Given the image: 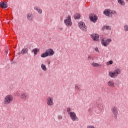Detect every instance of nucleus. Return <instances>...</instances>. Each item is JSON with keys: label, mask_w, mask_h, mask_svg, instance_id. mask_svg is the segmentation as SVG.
<instances>
[{"label": "nucleus", "mask_w": 128, "mask_h": 128, "mask_svg": "<svg viewBox=\"0 0 128 128\" xmlns=\"http://www.w3.org/2000/svg\"><path fill=\"white\" fill-rule=\"evenodd\" d=\"M121 73L122 70L120 68H116L114 72H109L108 74L110 78H116L118 76V75L120 74Z\"/></svg>", "instance_id": "1"}, {"label": "nucleus", "mask_w": 128, "mask_h": 128, "mask_svg": "<svg viewBox=\"0 0 128 128\" xmlns=\"http://www.w3.org/2000/svg\"><path fill=\"white\" fill-rule=\"evenodd\" d=\"M13 100H14V96H12V95L8 94L5 96V97L4 98L3 102L4 104L8 106L12 104Z\"/></svg>", "instance_id": "2"}, {"label": "nucleus", "mask_w": 128, "mask_h": 128, "mask_svg": "<svg viewBox=\"0 0 128 128\" xmlns=\"http://www.w3.org/2000/svg\"><path fill=\"white\" fill-rule=\"evenodd\" d=\"M104 14L106 16H112L113 14H116V12L114 10H112L109 9H106L104 11Z\"/></svg>", "instance_id": "3"}, {"label": "nucleus", "mask_w": 128, "mask_h": 128, "mask_svg": "<svg viewBox=\"0 0 128 128\" xmlns=\"http://www.w3.org/2000/svg\"><path fill=\"white\" fill-rule=\"evenodd\" d=\"M110 42H112V40L110 38H103L101 40V44L103 46H108Z\"/></svg>", "instance_id": "4"}, {"label": "nucleus", "mask_w": 128, "mask_h": 128, "mask_svg": "<svg viewBox=\"0 0 128 128\" xmlns=\"http://www.w3.org/2000/svg\"><path fill=\"white\" fill-rule=\"evenodd\" d=\"M69 116L72 122H78L80 120L78 117L76 116V114L74 112H72L71 114H69Z\"/></svg>", "instance_id": "5"}, {"label": "nucleus", "mask_w": 128, "mask_h": 128, "mask_svg": "<svg viewBox=\"0 0 128 128\" xmlns=\"http://www.w3.org/2000/svg\"><path fill=\"white\" fill-rule=\"evenodd\" d=\"M64 24H65L66 26H72V22L70 16H68L67 18L64 20Z\"/></svg>", "instance_id": "6"}, {"label": "nucleus", "mask_w": 128, "mask_h": 128, "mask_svg": "<svg viewBox=\"0 0 128 128\" xmlns=\"http://www.w3.org/2000/svg\"><path fill=\"white\" fill-rule=\"evenodd\" d=\"M78 26L80 28V30H82V32H86V30L88 28L86 26V24H84V22H80L78 23Z\"/></svg>", "instance_id": "7"}, {"label": "nucleus", "mask_w": 128, "mask_h": 128, "mask_svg": "<svg viewBox=\"0 0 128 128\" xmlns=\"http://www.w3.org/2000/svg\"><path fill=\"white\" fill-rule=\"evenodd\" d=\"M111 111L114 115V118L116 119V118H118V108L114 106L112 107L111 108Z\"/></svg>", "instance_id": "8"}, {"label": "nucleus", "mask_w": 128, "mask_h": 128, "mask_svg": "<svg viewBox=\"0 0 128 128\" xmlns=\"http://www.w3.org/2000/svg\"><path fill=\"white\" fill-rule=\"evenodd\" d=\"M47 104L49 106H54V98L52 96H48L46 98Z\"/></svg>", "instance_id": "9"}, {"label": "nucleus", "mask_w": 128, "mask_h": 128, "mask_svg": "<svg viewBox=\"0 0 128 128\" xmlns=\"http://www.w3.org/2000/svg\"><path fill=\"white\" fill-rule=\"evenodd\" d=\"M90 20L92 22L96 23L98 22V16L94 14H90Z\"/></svg>", "instance_id": "10"}, {"label": "nucleus", "mask_w": 128, "mask_h": 128, "mask_svg": "<svg viewBox=\"0 0 128 128\" xmlns=\"http://www.w3.org/2000/svg\"><path fill=\"white\" fill-rule=\"evenodd\" d=\"M90 36L92 40H94V42H98L100 40L99 39L100 35L98 34H91Z\"/></svg>", "instance_id": "11"}, {"label": "nucleus", "mask_w": 128, "mask_h": 128, "mask_svg": "<svg viewBox=\"0 0 128 128\" xmlns=\"http://www.w3.org/2000/svg\"><path fill=\"white\" fill-rule=\"evenodd\" d=\"M28 94H26V92H23L21 93L20 95V98L21 100H26L28 98Z\"/></svg>", "instance_id": "12"}, {"label": "nucleus", "mask_w": 128, "mask_h": 128, "mask_svg": "<svg viewBox=\"0 0 128 128\" xmlns=\"http://www.w3.org/2000/svg\"><path fill=\"white\" fill-rule=\"evenodd\" d=\"M46 52L48 54V56H52L54 54V52L52 48H48L46 50Z\"/></svg>", "instance_id": "13"}, {"label": "nucleus", "mask_w": 128, "mask_h": 128, "mask_svg": "<svg viewBox=\"0 0 128 128\" xmlns=\"http://www.w3.org/2000/svg\"><path fill=\"white\" fill-rule=\"evenodd\" d=\"M8 6V5L6 2L4 1L3 2H0V7L2 8H6Z\"/></svg>", "instance_id": "14"}, {"label": "nucleus", "mask_w": 128, "mask_h": 128, "mask_svg": "<svg viewBox=\"0 0 128 128\" xmlns=\"http://www.w3.org/2000/svg\"><path fill=\"white\" fill-rule=\"evenodd\" d=\"M34 10H36V12H38V14H42V10L38 6L34 7Z\"/></svg>", "instance_id": "15"}, {"label": "nucleus", "mask_w": 128, "mask_h": 128, "mask_svg": "<svg viewBox=\"0 0 128 128\" xmlns=\"http://www.w3.org/2000/svg\"><path fill=\"white\" fill-rule=\"evenodd\" d=\"M28 52V47L23 48L21 50V54H26Z\"/></svg>", "instance_id": "16"}, {"label": "nucleus", "mask_w": 128, "mask_h": 128, "mask_svg": "<svg viewBox=\"0 0 128 128\" xmlns=\"http://www.w3.org/2000/svg\"><path fill=\"white\" fill-rule=\"evenodd\" d=\"M108 85L110 88H114V82L113 80H109L108 82Z\"/></svg>", "instance_id": "17"}, {"label": "nucleus", "mask_w": 128, "mask_h": 128, "mask_svg": "<svg viewBox=\"0 0 128 128\" xmlns=\"http://www.w3.org/2000/svg\"><path fill=\"white\" fill-rule=\"evenodd\" d=\"M27 18L28 20H34V16L32 13H28L27 14Z\"/></svg>", "instance_id": "18"}, {"label": "nucleus", "mask_w": 128, "mask_h": 128, "mask_svg": "<svg viewBox=\"0 0 128 128\" xmlns=\"http://www.w3.org/2000/svg\"><path fill=\"white\" fill-rule=\"evenodd\" d=\"M118 2L120 6H126V2L124 0H118Z\"/></svg>", "instance_id": "19"}, {"label": "nucleus", "mask_w": 128, "mask_h": 128, "mask_svg": "<svg viewBox=\"0 0 128 128\" xmlns=\"http://www.w3.org/2000/svg\"><path fill=\"white\" fill-rule=\"evenodd\" d=\"M40 52V50L38 48H35L32 50V52H34V56H36L38 54V52Z\"/></svg>", "instance_id": "20"}, {"label": "nucleus", "mask_w": 128, "mask_h": 128, "mask_svg": "<svg viewBox=\"0 0 128 128\" xmlns=\"http://www.w3.org/2000/svg\"><path fill=\"white\" fill-rule=\"evenodd\" d=\"M41 58H47V56H48V54L46 52V51L42 53L40 55Z\"/></svg>", "instance_id": "21"}, {"label": "nucleus", "mask_w": 128, "mask_h": 128, "mask_svg": "<svg viewBox=\"0 0 128 128\" xmlns=\"http://www.w3.org/2000/svg\"><path fill=\"white\" fill-rule=\"evenodd\" d=\"M41 68L44 70V72H46V66L44 65V64H41Z\"/></svg>", "instance_id": "22"}, {"label": "nucleus", "mask_w": 128, "mask_h": 128, "mask_svg": "<svg viewBox=\"0 0 128 128\" xmlns=\"http://www.w3.org/2000/svg\"><path fill=\"white\" fill-rule=\"evenodd\" d=\"M75 20H78L80 18V14L76 13L74 16Z\"/></svg>", "instance_id": "23"}, {"label": "nucleus", "mask_w": 128, "mask_h": 128, "mask_svg": "<svg viewBox=\"0 0 128 128\" xmlns=\"http://www.w3.org/2000/svg\"><path fill=\"white\" fill-rule=\"evenodd\" d=\"M92 66H94V67H98V66H102V65L96 63V62H93L92 63Z\"/></svg>", "instance_id": "24"}, {"label": "nucleus", "mask_w": 128, "mask_h": 128, "mask_svg": "<svg viewBox=\"0 0 128 128\" xmlns=\"http://www.w3.org/2000/svg\"><path fill=\"white\" fill-rule=\"evenodd\" d=\"M124 32H128V24H124Z\"/></svg>", "instance_id": "25"}, {"label": "nucleus", "mask_w": 128, "mask_h": 128, "mask_svg": "<svg viewBox=\"0 0 128 128\" xmlns=\"http://www.w3.org/2000/svg\"><path fill=\"white\" fill-rule=\"evenodd\" d=\"M66 110H67V112H68V114H70L72 112H70V110H72L70 109V107H68L66 108Z\"/></svg>", "instance_id": "26"}, {"label": "nucleus", "mask_w": 128, "mask_h": 128, "mask_svg": "<svg viewBox=\"0 0 128 128\" xmlns=\"http://www.w3.org/2000/svg\"><path fill=\"white\" fill-rule=\"evenodd\" d=\"M75 90H80V86H78V84H75Z\"/></svg>", "instance_id": "27"}, {"label": "nucleus", "mask_w": 128, "mask_h": 128, "mask_svg": "<svg viewBox=\"0 0 128 128\" xmlns=\"http://www.w3.org/2000/svg\"><path fill=\"white\" fill-rule=\"evenodd\" d=\"M104 28L105 30H111L110 27V26H104Z\"/></svg>", "instance_id": "28"}, {"label": "nucleus", "mask_w": 128, "mask_h": 128, "mask_svg": "<svg viewBox=\"0 0 128 128\" xmlns=\"http://www.w3.org/2000/svg\"><path fill=\"white\" fill-rule=\"evenodd\" d=\"M58 118L59 120H62V115H58Z\"/></svg>", "instance_id": "29"}, {"label": "nucleus", "mask_w": 128, "mask_h": 128, "mask_svg": "<svg viewBox=\"0 0 128 128\" xmlns=\"http://www.w3.org/2000/svg\"><path fill=\"white\" fill-rule=\"evenodd\" d=\"M94 50H95L96 52H98V54H100V50H98V48H94Z\"/></svg>", "instance_id": "30"}, {"label": "nucleus", "mask_w": 128, "mask_h": 128, "mask_svg": "<svg viewBox=\"0 0 128 128\" xmlns=\"http://www.w3.org/2000/svg\"><path fill=\"white\" fill-rule=\"evenodd\" d=\"M98 106L99 108H100V110H102V105L100 104V105H98Z\"/></svg>", "instance_id": "31"}, {"label": "nucleus", "mask_w": 128, "mask_h": 128, "mask_svg": "<svg viewBox=\"0 0 128 128\" xmlns=\"http://www.w3.org/2000/svg\"><path fill=\"white\" fill-rule=\"evenodd\" d=\"M108 62H109L110 64H112L114 62H112V60H110Z\"/></svg>", "instance_id": "32"}, {"label": "nucleus", "mask_w": 128, "mask_h": 128, "mask_svg": "<svg viewBox=\"0 0 128 128\" xmlns=\"http://www.w3.org/2000/svg\"><path fill=\"white\" fill-rule=\"evenodd\" d=\"M88 60H92V56H88Z\"/></svg>", "instance_id": "33"}, {"label": "nucleus", "mask_w": 128, "mask_h": 128, "mask_svg": "<svg viewBox=\"0 0 128 128\" xmlns=\"http://www.w3.org/2000/svg\"><path fill=\"white\" fill-rule=\"evenodd\" d=\"M60 30H62V28H59Z\"/></svg>", "instance_id": "34"}, {"label": "nucleus", "mask_w": 128, "mask_h": 128, "mask_svg": "<svg viewBox=\"0 0 128 128\" xmlns=\"http://www.w3.org/2000/svg\"><path fill=\"white\" fill-rule=\"evenodd\" d=\"M8 51H6V54H8Z\"/></svg>", "instance_id": "35"}, {"label": "nucleus", "mask_w": 128, "mask_h": 128, "mask_svg": "<svg viewBox=\"0 0 128 128\" xmlns=\"http://www.w3.org/2000/svg\"><path fill=\"white\" fill-rule=\"evenodd\" d=\"M126 2H128V0H126Z\"/></svg>", "instance_id": "36"}, {"label": "nucleus", "mask_w": 128, "mask_h": 128, "mask_svg": "<svg viewBox=\"0 0 128 128\" xmlns=\"http://www.w3.org/2000/svg\"><path fill=\"white\" fill-rule=\"evenodd\" d=\"M50 64V62H48V64Z\"/></svg>", "instance_id": "37"}, {"label": "nucleus", "mask_w": 128, "mask_h": 128, "mask_svg": "<svg viewBox=\"0 0 128 128\" xmlns=\"http://www.w3.org/2000/svg\"><path fill=\"white\" fill-rule=\"evenodd\" d=\"M16 96H18V94H16Z\"/></svg>", "instance_id": "38"}]
</instances>
